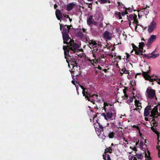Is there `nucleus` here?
I'll return each instance as SVG.
<instances>
[{"mask_svg":"<svg viewBox=\"0 0 160 160\" xmlns=\"http://www.w3.org/2000/svg\"><path fill=\"white\" fill-rule=\"evenodd\" d=\"M70 46H63V49L64 51V55L65 58L66 59V62L68 63V67H70V63L72 66V71L73 73L75 72L74 67H77L78 63L77 62V59L78 58V55L76 54L74 56H71L69 53H75L77 51L78 48H79L78 45L75 43L73 41L71 42Z\"/></svg>","mask_w":160,"mask_h":160,"instance_id":"obj_1","label":"nucleus"},{"mask_svg":"<svg viewBox=\"0 0 160 160\" xmlns=\"http://www.w3.org/2000/svg\"><path fill=\"white\" fill-rule=\"evenodd\" d=\"M60 25V29L62 31L63 29V31L62 32V34L63 39V43L67 44H69L70 46V42L73 41L74 42V41L72 39L69 37L68 33L69 32V29H68L66 27V25H65L63 24L59 23Z\"/></svg>","mask_w":160,"mask_h":160,"instance_id":"obj_2","label":"nucleus"},{"mask_svg":"<svg viewBox=\"0 0 160 160\" xmlns=\"http://www.w3.org/2000/svg\"><path fill=\"white\" fill-rule=\"evenodd\" d=\"M98 124L99 128H96L94 127L96 131L99 133L98 136L101 137V134L103 136L102 137V138L104 140L105 139L106 137L108 136V133L110 131L111 128L107 126L103 127L98 122Z\"/></svg>","mask_w":160,"mask_h":160,"instance_id":"obj_3","label":"nucleus"},{"mask_svg":"<svg viewBox=\"0 0 160 160\" xmlns=\"http://www.w3.org/2000/svg\"><path fill=\"white\" fill-rule=\"evenodd\" d=\"M92 54L94 58V59H93L92 60L93 62L96 63L97 62L104 63L106 62V56L104 54L100 52V51L97 48L92 52Z\"/></svg>","mask_w":160,"mask_h":160,"instance_id":"obj_4","label":"nucleus"},{"mask_svg":"<svg viewBox=\"0 0 160 160\" xmlns=\"http://www.w3.org/2000/svg\"><path fill=\"white\" fill-rule=\"evenodd\" d=\"M108 119H115L116 116V111L114 107H110L108 110L106 111Z\"/></svg>","mask_w":160,"mask_h":160,"instance_id":"obj_5","label":"nucleus"},{"mask_svg":"<svg viewBox=\"0 0 160 160\" xmlns=\"http://www.w3.org/2000/svg\"><path fill=\"white\" fill-rule=\"evenodd\" d=\"M148 68H149V71L148 72H146L142 71V74L143 77L146 80L153 82V81H155V80H156L157 79L158 77L155 76L154 78H151L153 77V76H151L149 75L151 72V71L150 70V67L149 66Z\"/></svg>","mask_w":160,"mask_h":160,"instance_id":"obj_6","label":"nucleus"},{"mask_svg":"<svg viewBox=\"0 0 160 160\" xmlns=\"http://www.w3.org/2000/svg\"><path fill=\"white\" fill-rule=\"evenodd\" d=\"M146 92L147 96L149 99L154 98L156 100L157 99L155 90L152 89L151 87H149L147 88Z\"/></svg>","mask_w":160,"mask_h":160,"instance_id":"obj_7","label":"nucleus"},{"mask_svg":"<svg viewBox=\"0 0 160 160\" xmlns=\"http://www.w3.org/2000/svg\"><path fill=\"white\" fill-rule=\"evenodd\" d=\"M156 23L154 21H152L148 26V32L150 33L152 32L156 28Z\"/></svg>","mask_w":160,"mask_h":160,"instance_id":"obj_8","label":"nucleus"},{"mask_svg":"<svg viewBox=\"0 0 160 160\" xmlns=\"http://www.w3.org/2000/svg\"><path fill=\"white\" fill-rule=\"evenodd\" d=\"M156 35H152L148 39V42L146 43V44L148 47L150 46L156 40Z\"/></svg>","mask_w":160,"mask_h":160,"instance_id":"obj_9","label":"nucleus"},{"mask_svg":"<svg viewBox=\"0 0 160 160\" xmlns=\"http://www.w3.org/2000/svg\"><path fill=\"white\" fill-rule=\"evenodd\" d=\"M145 46V43L144 42H141L139 43V48L137 49L138 53L139 56L142 55V52L143 47Z\"/></svg>","mask_w":160,"mask_h":160,"instance_id":"obj_10","label":"nucleus"},{"mask_svg":"<svg viewBox=\"0 0 160 160\" xmlns=\"http://www.w3.org/2000/svg\"><path fill=\"white\" fill-rule=\"evenodd\" d=\"M87 23L88 25L91 26L93 24L96 25L97 22L93 19L92 16L90 15L87 19Z\"/></svg>","mask_w":160,"mask_h":160,"instance_id":"obj_11","label":"nucleus"},{"mask_svg":"<svg viewBox=\"0 0 160 160\" xmlns=\"http://www.w3.org/2000/svg\"><path fill=\"white\" fill-rule=\"evenodd\" d=\"M112 33L108 31H105L103 34V36L105 39L110 40L112 38Z\"/></svg>","mask_w":160,"mask_h":160,"instance_id":"obj_12","label":"nucleus"},{"mask_svg":"<svg viewBox=\"0 0 160 160\" xmlns=\"http://www.w3.org/2000/svg\"><path fill=\"white\" fill-rule=\"evenodd\" d=\"M158 105H156L155 106L153 109L152 110L151 113L152 116H153L156 115H158V116L160 115V113H159L158 112Z\"/></svg>","mask_w":160,"mask_h":160,"instance_id":"obj_13","label":"nucleus"},{"mask_svg":"<svg viewBox=\"0 0 160 160\" xmlns=\"http://www.w3.org/2000/svg\"><path fill=\"white\" fill-rule=\"evenodd\" d=\"M152 108L151 106L148 105L145 108L144 111V116L148 117L150 114V110H151Z\"/></svg>","mask_w":160,"mask_h":160,"instance_id":"obj_14","label":"nucleus"},{"mask_svg":"<svg viewBox=\"0 0 160 160\" xmlns=\"http://www.w3.org/2000/svg\"><path fill=\"white\" fill-rule=\"evenodd\" d=\"M55 14L57 18L61 21V19L62 18V14L59 10L57 9L55 12Z\"/></svg>","mask_w":160,"mask_h":160,"instance_id":"obj_15","label":"nucleus"},{"mask_svg":"<svg viewBox=\"0 0 160 160\" xmlns=\"http://www.w3.org/2000/svg\"><path fill=\"white\" fill-rule=\"evenodd\" d=\"M84 96H85L86 99L88 100V101H90L91 102L93 101L94 99L92 98V94L89 92L86 93V95Z\"/></svg>","mask_w":160,"mask_h":160,"instance_id":"obj_16","label":"nucleus"},{"mask_svg":"<svg viewBox=\"0 0 160 160\" xmlns=\"http://www.w3.org/2000/svg\"><path fill=\"white\" fill-rule=\"evenodd\" d=\"M75 4L73 3H70L68 5H67L66 7L67 10L68 11H69L71 10L73 8Z\"/></svg>","mask_w":160,"mask_h":160,"instance_id":"obj_17","label":"nucleus"},{"mask_svg":"<svg viewBox=\"0 0 160 160\" xmlns=\"http://www.w3.org/2000/svg\"><path fill=\"white\" fill-rule=\"evenodd\" d=\"M127 16L128 17V21H133L134 19L137 18V15L135 14L130 15L128 16L127 15Z\"/></svg>","mask_w":160,"mask_h":160,"instance_id":"obj_18","label":"nucleus"},{"mask_svg":"<svg viewBox=\"0 0 160 160\" xmlns=\"http://www.w3.org/2000/svg\"><path fill=\"white\" fill-rule=\"evenodd\" d=\"M102 101L104 103L103 108V109L105 110V112H106V109H107L106 107L108 106H110V107H114L111 104L106 102L104 100H103Z\"/></svg>","mask_w":160,"mask_h":160,"instance_id":"obj_19","label":"nucleus"},{"mask_svg":"<svg viewBox=\"0 0 160 160\" xmlns=\"http://www.w3.org/2000/svg\"><path fill=\"white\" fill-rule=\"evenodd\" d=\"M132 45L133 48V49L131 51V53H132L133 51L135 52V54L138 55V53L137 49H138V47L135 45L134 44L132 43Z\"/></svg>","mask_w":160,"mask_h":160,"instance_id":"obj_20","label":"nucleus"},{"mask_svg":"<svg viewBox=\"0 0 160 160\" xmlns=\"http://www.w3.org/2000/svg\"><path fill=\"white\" fill-rule=\"evenodd\" d=\"M138 12V17L139 18H140L142 16L145 15L144 12L142 10V9L137 10Z\"/></svg>","mask_w":160,"mask_h":160,"instance_id":"obj_21","label":"nucleus"},{"mask_svg":"<svg viewBox=\"0 0 160 160\" xmlns=\"http://www.w3.org/2000/svg\"><path fill=\"white\" fill-rule=\"evenodd\" d=\"M102 156L103 159L104 160H111L110 156L108 154L104 153Z\"/></svg>","mask_w":160,"mask_h":160,"instance_id":"obj_22","label":"nucleus"},{"mask_svg":"<svg viewBox=\"0 0 160 160\" xmlns=\"http://www.w3.org/2000/svg\"><path fill=\"white\" fill-rule=\"evenodd\" d=\"M79 85L81 88L82 89V93L83 96L86 95V93L89 92L88 91L87 89L85 88L83 86L81 85Z\"/></svg>","mask_w":160,"mask_h":160,"instance_id":"obj_23","label":"nucleus"},{"mask_svg":"<svg viewBox=\"0 0 160 160\" xmlns=\"http://www.w3.org/2000/svg\"><path fill=\"white\" fill-rule=\"evenodd\" d=\"M147 8H149V6H146L145 8H143L142 9L144 12L145 16L147 15L149 13V10Z\"/></svg>","mask_w":160,"mask_h":160,"instance_id":"obj_24","label":"nucleus"},{"mask_svg":"<svg viewBox=\"0 0 160 160\" xmlns=\"http://www.w3.org/2000/svg\"><path fill=\"white\" fill-rule=\"evenodd\" d=\"M98 1L101 4L106 3L107 2L109 3L111 2L109 0H98Z\"/></svg>","mask_w":160,"mask_h":160,"instance_id":"obj_25","label":"nucleus"},{"mask_svg":"<svg viewBox=\"0 0 160 160\" xmlns=\"http://www.w3.org/2000/svg\"><path fill=\"white\" fill-rule=\"evenodd\" d=\"M112 152V148L109 147L108 148H107L105 149L104 153H106L107 152H109V153H111Z\"/></svg>","mask_w":160,"mask_h":160,"instance_id":"obj_26","label":"nucleus"},{"mask_svg":"<svg viewBox=\"0 0 160 160\" xmlns=\"http://www.w3.org/2000/svg\"><path fill=\"white\" fill-rule=\"evenodd\" d=\"M115 135V133L113 132L110 131V132L108 133V136L109 138H114V136Z\"/></svg>","mask_w":160,"mask_h":160,"instance_id":"obj_27","label":"nucleus"},{"mask_svg":"<svg viewBox=\"0 0 160 160\" xmlns=\"http://www.w3.org/2000/svg\"><path fill=\"white\" fill-rule=\"evenodd\" d=\"M141 104V103L139 102V101L138 100H137L136 99L135 101V105L136 106L138 107H141L142 108V106L141 105H139L138 104Z\"/></svg>","mask_w":160,"mask_h":160,"instance_id":"obj_28","label":"nucleus"},{"mask_svg":"<svg viewBox=\"0 0 160 160\" xmlns=\"http://www.w3.org/2000/svg\"><path fill=\"white\" fill-rule=\"evenodd\" d=\"M148 155L146 152L145 153V157L146 158H147L148 159H151V158L150 157V152L149 151H148Z\"/></svg>","mask_w":160,"mask_h":160,"instance_id":"obj_29","label":"nucleus"},{"mask_svg":"<svg viewBox=\"0 0 160 160\" xmlns=\"http://www.w3.org/2000/svg\"><path fill=\"white\" fill-rule=\"evenodd\" d=\"M77 36L78 37L82 38L83 36V33L80 31L77 33Z\"/></svg>","mask_w":160,"mask_h":160,"instance_id":"obj_30","label":"nucleus"},{"mask_svg":"<svg viewBox=\"0 0 160 160\" xmlns=\"http://www.w3.org/2000/svg\"><path fill=\"white\" fill-rule=\"evenodd\" d=\"M136 156H137V157L138 159H140L141 160V159H142L143 158V156L142 155V154H137Z\"/></svg>","mask_w":160,"mask_h":160,"instance_id":"obj_31","label":"nucleus"},{"mask_svg":"<svg viewBox=\"0 0 160 160\" xmlns=\"http://www.w3.org/2000/svg\"><path fill=\"white\" fill-rule=\"evenodd\" d=\"M152 55L151 56V58H155L157 57H158L159 55V53H157L156 54H151Z\"/></svg>","mask_w":160,"mask_h":160,"instance_id":"obj_32","label":"nucleus"},{"mask_svg":"<svg viewBox=\"0 0 160 160\" xmlns=\"http://www.w3.org/2000/svg\"><path fill=\"white\" fill-rule=\"evenodd\" d=\"M142 55H143V58H146L147 59H149L151 58V56H149L148 55H147L146 54H143Z\"/></svg>","mask_w":160,"mask_h":160,"instance_id":"obj_33","label":"nucleus"},{"mask_svg":"<svg viewBox=\"0 0 160 160\" xmlns=\"http://www.w3.org/2000/svg\"><path fill=\"white\" fill-rule=\"evenodd\" d=\"M133 98H135V97L133 96V97H131L127 101V102H128L129 103H131L133 102Z\"/></svg>","mask_w":160,"mask_h":160,"instance_id":"obj_34","label":"nucleus"},{"mask_svg":"<svg viewBox=\"0 0 160 160\" xmlns=\"http://www.w3.org/2000/svg\"><path fill=\"white\" fill-rule=\"evenodd\" d=\"M133 21L132 22L133 23L135 24L136 25L138 24L139 23V22H138V21L137 19V18L134 19V20H133Z\"/></svg>","mask_w":160,"mask_h":160,"instance_id":"obj_35","label":"nucleus"},{"mask_svg":"<svg viewBox=\"0 0 160 160\" xmlns=\"http://www.w3.org/2000/svg\"><path fill=\"white\" fill-rule=\"evenodd\" d=\"M92 98H93L94 100L96 101V100L97 99L98 95L95 94H93L92 95Z\"/></svg>","mask_w":160,"mask_h":160,"instance_id":"obj_36","label":"nucleus"},{"mask_svg":"<svg viewBox=\"0 0 160 160\" xmlns=\"http://www.w3.org/2000/svg\"><path fill=\"white\" fill-rule=\"evenodd\" d=\"M115 15H117V18H118L120 17L119 16H121V12H118V11L115 12Z\"/></svg>","mask_w":160,"mask_h":160,"instance_id":"obj_37","label":"nucleus"},{"mask_svg":"<svg viewBox=\"0 0 160 160\" xmlns=\"http://www.w3.org/2000/svg\"><path fill=\"white\" fill-rule=\"evenodd\" d=\"M102 115L104 117L106 120H108V117H107V114H106V113L105 114L104 112L102 113Z\"/></svg>","mask_w":160,"mask_h":160,"instance_id":"obj_38","label":"nucleus"},{"mask_svg":"<svg viewBox=\"0 0 160 160\" xmlns=\"http://www.w3.org/2000/svg\"><path fill=\"white\" fill-rule=\"evenodd\" d=\"M150 116L151 117H152V121L154 122H156L155 121V118H158V116H152V115H150Z\"/></svg>","mask_w":160,"mask_h":160,"instance_id":"obj_39","label":"nucleus"},{"mask_svg":"<svg viewBox=\"0 0 160 160\" xmlns=\"http://www.w3.org/2000/svg\"><path fill=\"white\" fill-rule=\"evenodd\" d=\"M125 70H126V68L125 67L121 69V71L120 72V73L122 74V75L123 73H124Z\"/></svg>","mask_w":160,"mask_h":160,"instance_id":"obj_40","label":"nucleus"},{"mask_svg":"<svg viewBox=\"0 0 160 160\" xmlns=\"http://www.w3.org/2000/svg\"><path fill=\"white\" fill-rule=\"evenodd\" d=\"M132 127L134 128H136L138 130H140V128H139V127L136 125H133V126H132Z\"/></svg>","mask_w":160,"mask_h":160,"instance_id":"obj_41","label":"nucleus"},{"mask_svg":"<svg viewBox=\"0 0 160 160\" xmlns=\"http://www.w3.org/2000/svg\"><path fill=\"white\" fill-rule=\"evenodd\" d=\"M66 27L68 29H69V30L70 29V28L72 27V25H66Z\"/></svg>","mask_w":160,"mask_h":160,"instance_id":"obj_42","label":"nucleus"},{"mask_svg":"<svg viewBox=\"0 0 160 160\" xmlns=\"http://www.w3.org/2000/svg\"><path fill=\"white\" fill-rule=\"evenodd\" d=\"M133 158L132 156L130 155L129 156V160H133Z\"/></svg>","mask_w":160,"mask_h":160,"instance_id":"obj_43","label":"nucleus"},{"mask_svg":"<svg viewBox=\"0 0 160 160\" xmlns=\"http://www.w3.org/2000/svg\"><path fill=\"white\" fill-rule=\"evenodd\" d=\"M86 4H89V5L88 6V8H91V9H92V3H90L89 4V3H86Z\"/></svg>","mask_w":160,"mask_h":160,"instance_id":"obj_44","label":"nucleus"},{"mask_svg":"<svg viewBox=\"0 0 160 160\" xmlns=\"http://www.w3.org/2000/svg\"><path fill=\"white\" fill-rule=\"evenodd\" d=\"M157 78V79L155 81L157 82L158 84L160 85V79H159L158 77Z\"/></svg>","mask_w":160,"mask_h":160,"instance_id":"obj_45","label":"nucleus"},{"mask_svg":"<svg viewBox=\"0 0 160 160\" xmlns=\"http://www.w3.org/2000/svg\"><path fill=\"white\" fill-rule=\"evenodd\" d=\"M130 148L132 149L134 151H137V148H136V146H135L134 147H133L132 148L131 147H130Z\"/></svg>","mask_w":160,"mask_h":160,"instance_id":"obj_46","label":"nucleus"},{"mask_svg":"<svg viewBox=\"0 0 160 160\" xmlns=\"http://www.w3.org/2000/svg\"><path fill=\"white\" fill-rule=\"evenodd\" d=\"M97 44V43L95 41H93L92 40V45L93 46H94V45H96Z\"/></svg>","mask_w":160,"mask_h":160,"instance_id":"obj_47","label":"nucleus"},{"mask_svg":"<svg viewBox=\"0 0 160 160\" xmlns=\"http://www.w3.org/2000/svg\"><path fill=\"white\" fill-rule=\"evenodd\" d=\"M124 73L126 74H129V72L126 69V70H125Z\"/></svg>","mask_w":160,"mask_h":160,"instance_id":"obj_48","label":"nucleus"},{"mask_svg":"<svg viewBox=\"0 0 160 160\" xmlns=\"http://www.w3.org/2000/svg\"><path fill=\"white\" fill-rule=\"evenodd\" d=\"M158 50L155 49L154 51H153L151 53V54H154L155 52H157Z\"/></svg>","mask_w":160,"mask_h":160,"instance_id":"obj_49","label":"nucleus"},{"mask_svg":"<svg viewBox=\"0 0 160 160\" xmlns=\"http://www.w3.org/2000/svg\"><path fill=\"white\" fill-rule=\"evenodd\" d=\"M63 15L64 17H65L67 18H68L69 17V16L68 15H67L66 14H63Z\"/></svg>","mask_w":160,"mask_h":160,"instance_id":"obj_50","label":"nucleus"},{"mask_svg":"<svg viewBox=\"0 0 160 160\" xmlns=\"http://www.w3.org/2000/svg\"><path fill=\"white\" fill-rule=\"evenodd\" d=\"M118 6H121V5H123V4H122V3H121V2H118Z\"/></svg>","mask_w":160,"mask_h":160,"instance_id":"obj_51","label":"nucleus"},{"mask_svg":"<svg viewBox=\"0 0 160 160\" xmlns=\"http://www.w3.org/2000/svg\"><path fill=\"white\" fill-rule=\"evenodd\" d=\"M92 40H90L88 42V43L90 45H91L92 44Z\"/></svg>","mask_w":160,"mask_h":160,"instance_id":"obj_52","label":"nucleus"},{"mask_svg":"<svg viewBox=\"0 0 160 160\" xmlns=\"http://www.w3.org/2000/svg\"><path fill=\"white\" fill-rule=\"evenodd\" d=\"M125 9H126V10H128V11L129 12H132V10H131V9H130V8H126Z\"/></svg>","mask_w":160,"mask_h":160,"instance_id":"obj_53","label":"nucleus"},{"mask_svg":"<svg viewBox=\"0 0 160 160\" xmlns=\"http://www.w3.org/2000/svg\"><path fill=\"white\" fill-rule=\"evenodd\" d=\"M124 95L125 96V98L124 99H127L128 98V95L126 94H124Z\"/></svg>","mask_w":160,"mask_h":160,"instance_id":"obj_54","label":"nucleus"},{"mask_svg":"<svg viewBox=\"0 0 160 160\" xmlns=\"http://www.w3.org/2000/svg\"><path fill=\"white\" fill-rule=\"evenodd\" d=\"M98 68L99 69V70H102V68L100 66H98Z\"/></svg>","mask_w":160,"mask_h":160,"instance_id":"obj_55","label":"nucleus"},{"mask_svg":"<svg viewBox=\"0 0 160 160\" xmlns=\"http://www.w3.org/2000/svg\"><path fill=\"white\" fill-rule=\"evenodd\" d=\"M138 25H136L135 26V31H137V27H138Z\"/></svg>","mask_w":160,"mask_h":160,"instance_id":"obj_56","label":"nucleus"},{"mask_svg":"<svg viewBox=\"0 0 160 160\" xmlns=\"http://www.w3.org/2000/svg\"><path fill=\"white\" fill-rule=\"evenodd\" d=\"M102 70L105 73H106L107 71V70L106 69H103Z\"/></svg>","mask_w":160,"mask_h":160,"instance_id":"obj_57","label":"nucleus"},{"mask_svg":"<svg viewBox=\"0 0 160 160\" xmlns=\"http://www.w3.org/2000/svg\"><path fill=\"white\" fill-rule=\"evenodd\" d=\"M157 149L158 150V153H159L158 156L160 158V155L159 154L160 153V149L159 150L158 148L157 147Z\"/></svg>","mask_w":160,"mask_h":160,"instance_id":"obj_58","label":"nucleus"},{"mask_svg":"<svg viewBox=\"0 0 160 160\" xmlns=\"http://www.w3.org/2000/svg\"><path fill=\"white\" fill-rule=\"evenodd\" d=\"M103 24L102 23H101L99 24V27L101 28L102 27V26H103Z\"/></svg>","mask_w":160,"mask_h":160,"instance_id":"obj_59","label":"nucleus"},{"mask_svg":"<svg viewBox=\"0 0 160 160\" xmlns=\"http://www.w3.org/2000/svg\"><path fill=\"white\" fill-rule=\"evenodd\" d=\"M58 7V5L56 4H55L54 5V8L56 9Z\"/></svg>","mask_w":160,"mask_h":160,"instance_id":"obj_60","label":"nucleus"},{"mask_svg":"<svg viewBox=\"0 0 160 160\" xmlns=\"http://www.w3.org/2000/svg\"><path fill=\"white\" fill-rule=\"evenodd\" d=\"M123 92L124 94H125L126 93V89H124L123 90Z\"/></svg>","mask_w":160,"mask_h":160,"instance_id":"obj_61","label":"nucleus"},{"mask_svg":"<svg viewBox=\"0 0 160 160\" xmlns=\"http://www.w3.org/2000/svg\"><path fill=\"white\" fill-rule=\"evenodd\" d=\"M126 14H125L124 12H122V15L123 16H124Z\"/></svg>","mask_w":160,"mask_h":160,"instance_id":"obj_62","label":"nucleus"},{"mask_svg":"<svg viewBox=\"0 0 160 160\" xmlns=\"http://www.w3.org/2000/svg\"><path fill=\"white\" fill-rule=\"evenodd\" d=\"M124 12L126 15L128 14V12L127 10L125 11Z\"/></svg>","mask_w":160,"mask_h":160,"instance_id":"obj_63","label":"nucleus"},{"mask_svg":"<svg viewBox=\"0 0 160 160\" xmlns=\"http://www.w3.org/2000/svg\"><path fill=\"white\" fill-rule=\"evenodd\" d=\"M82 30L83 32H85L86 31V29L84 28H82Z\"/></svg>","mask_w":160,"mask_h":160,"instance_id":"obj_64","label":"nucleus"}]
</instances>
